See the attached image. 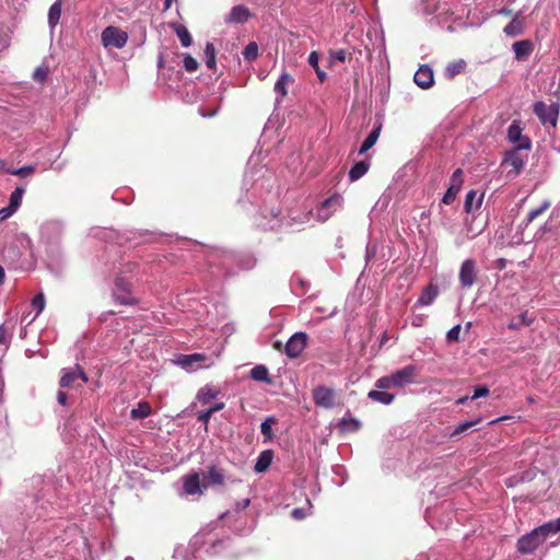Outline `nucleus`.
<instances>
[{"label": "nucleus", "instance_id": "nucleus-11", "mask_svg": "<svg viewBox=\"0 0 560 560\" xmlns=\"http://www.w3.org/2000/svg\"><path fill=\"white\" fill-rule=\"evenodd\" d=\"M413 81L423 90L431 88L434 82L432 69L427 65L420 66L415 73Z\"/></svg>", "mask_w": 560, "mask_h": 560}, {"label": "nucleus", "instance_id": "nucleus-23", "mask_svg": "<svg viewBox=\"0 0 560 560\" xmlns=\"http://www.w3.org/2000/svg\"><path fill=\"white\" fill-rule=\"evenodd\" d=\"M477 192L475 190H469L465 198L464 208L467 213L472 212L475 209H479L482 203L483 195H480L478 199H476Z\"/></svg>", "mask_w": 560, "mask_h": 560}, {"label": "nucleus", "instance_id": "nucleus-26", "mask_svg": "<svg viewBox=\"0 0 560 560\" xmlns=\"http://www.w3.org/2000/svg\"><path fill=\"white\" fill-rule=\"evenodd\" d=\"M381 128H382V126L378 125L365 138V140L363 141V143L361 144V148L359 150L360 154L365 153L368 150H370L376 143V141L380 137V133H381Z\"/></svg>", "mask_w": 560, "mask_h": 560}, {"label": "nucleus", "instance_id": "nucleus-16", "mask_svg": "<svg viewBox=\"0 0 560 560\" xmlns=\"http://www.w3.org/2000/svg\"><path fill=\"white\" fill-rule=\"evenodd\" d=\"M170 27L177 35L183 47H189L192 44V37L185 25L179 23H171Z\"/></svg>", "mask_w": 560, "mask_h": 560}, {"label": "nucleus", "instance_id": "nucleus-48", "mask_svg": "<svg viewBox=\"0 0 560 560\" xmlns=\"http://www.w3.org/2000/svg\"><path fill=\"white\" fill-rule=\"evenodd\" d=\"M548 534V536L550 534H556L558 532H560V517L552 521V522H548L546 524L542 525Z\"/></svg>", "mask_w": 560, "mask_h": 560}, {"label": "nucleus", "instance_id": "nucleus-39", "mask_svg": "<svg viewBox=\"0 0 560 560\" xmlns=\"http://www.w3.org/2000/svg\"><path fill=\"white\" fill-rule=\"evenodd\" d=\"M205 360V355L199 353H194L189 355H183L179 360L180 364L184 366H191L194 362H200Z\"/></svg>", "mask_w": 560, "mask_h": 560}, {"label": "nucleus", "instance_id": "nucleus-5", "mask_svg": "<svg viewBox=\"0 0 560 560\" xmlns=\"http://www.w3.org/2000/svg\"><path fill=\"white\" fill-rule=\"evenodd\" d=\"M521 122L514 120L508 129V138L510 142L515 144L516 150H529L532 141L528 137L522 135Z\"/></svg>", "mask_w": 560, "mask_h": 560}, {"label": "nucleus", "instance_id": "nucleus-7", "mask_svg": "<svg viewBox=\"0 0 560 560\" xmlns=\"http://www.w3.org/2000/svg\"><path fill=\"white\" fill-rule=\"evenodd\" d=\"M458 279L463 288H470L475 284L477 280V266L474 259H466L463 261Z\"/></svg>", "mask_w": 560, "mask_h": 560}, {"label": "nucleus", "instance_id": "nucleus-40", "mask_svg": "<svg viewBox=\"0 0 560 560\" xmlns=\"http://www.w3.org/2000/svg\"><path fill=\"white\" fill-rule=\"evenodd\" d=\"M35 172V167L32 165H25L18 170H7V173L20 176V177H27L31 174Z\"/></svg>", "mask_w": 560, "mask_h": 560}, {"label": "nucleus", "instance_id": "nucleus-22", "mask_svg": "<svg viewBox=\"0 0 560 560\" xmlns=\"http://www.w3.org/2000/svg\"><path fill=\"white\" fill-rule=\"evenodd\" d=\"M370 168V163L368 161L357 162L351 170L349 171V179L350 182H355L363 177Z\"/></svg>", "mask_w": 560, "mask_h": 560}, {"label": "nucleus", "instance_id": "nucleus-31", "mask_svg": "<svg viewBox=\"0 0 560 560\" xmlns=\"http://www.w3.org/2000/svg\"><path fill=\"white\" fill-rule=\"evenodd\" d=\"M308 63L315 70L316 75L320 82H324L327 78L326 72L322 70L318 66L319 63V55L317 51H312L308 56Z\"/></svg>", "mask_w": 560, "mask_h": 560}, {"label": "nucleus", "instance_id": "nucleus-41", "mask_svg": "<svg viewBox=\"0 0 560 560\" xmlns=\"http://www.w3.org/2000/svg\"><path fill=\"white\" fill-rule=\"evenodd\" d=\"M48 73L49 70L47 66L37 67L33 73V79L36 82H44L48 78Z\"/></svg>", "mask_w": 560, "mask_h": 560}, {"label": "nucleus", "instance_id": "nucleus-38", "mask_svg": "<svg viewBox=\"0 0 560 560\" xmlns=\"http://www.w3.org/2000/svg\"><path fill=\"white\" fill-rule=\"evenodd\" d=\"M550 207L549 201H544L538 208L533 209L527 214V223L533 222L536 220L539 215H541L548 208Z\"/></svg>", "mask_w": 560, "mask_h": 560}, {"label": "nucleus", "instance_id": "nucleus-27", "mask_svg": "<svg viewBox=\"0 0 560 560\" xmlns=\"http://www.w3.org/2000/svg\"><path fill=\"white\" fill-rule=\"evenodd\" d=\"M152 408L148 401H140L136 408L130 411L132 419H143L151 415Z\"/></svg>", "mask_w": 560, "mask_h": 560}, {"label": "nucleus", "instance_id": "nucleus-52", "mask_svg": "<svg viewBox=\"0 0 560 560\" xmlns=\"http://www.w3.org/2000/svg\"><path fill=\"white\" fill-rule=\"evenodd\" d=\"M15 212V210L11 207V206H8L3 209L0 210V220H5L8 219L9 217H11L13 213Z\"/></svg>", "mask_w": 560, "mask_h": 560}, {"label": "nucleus", "instance_id": "nucleus-54", "mask_svg": "<svg viewBox=\"0 0 560 560\" xmlns=\"http://www.w3.org/2000/svg\"><path fill=\"white\" fill-rule=\"evenodd\" d=\"M8 342V331L3 325H0V345H7Z\"/></svg>", "mask_w": 560, "mask_h": 560}, {"label": "nucleus", "instance_id": "nucleus-32", "mask_svg": "<svg viewBox=\"0 0 560 560\" xmlns=\"http://www.w3.org/2000/svg\"><path fill=\"white\" fill-rule=\"evenodd\" d=\"M206 66L209 69H215V48L212 43H207L205 47Z\"/></svg>", "mask_w": 560, "mask_h": 560}, {"label": "nucleus", "instance_id": "nucleus-45", "mask_svg": "<svg viewBox=\"0 0 560 560\" xmlns=\"http://www.w3.org/2000/svg\"><path fill=\"white\" fill-rule=\"evenodd\" d=\"M184 68L186 69V71L188 72H194L198 69L199 67V63L198 61L190 55H187L185 56L184 58Z\"/></svg>", "mask_w": 560, "mask_h": 560}, {"label": "nucleus", "instance_id": "nucleus-59", "mask_svg": "<svg viewBox=\"0 0 560 560\" xmlns=\"http://www.w3.org/2000/svg\"><path fill=\"white\" fill-rule=\"evenodd\" d=\"M174 2H177V0H164V9L168 10Z\"/></svg>", "mask_w": 560, "mask_h": 560}, {"label": "nucleus", "instance_id": "nucleus-24", "mask_svg": "<svg viewBox=\"0 0 560 560\" xmlns=\"http://www.w3.org/2000/svg\"><path fill=\"white\" fill-rule=\"evenodd\" d=\"M534 322V317L528 312H523L516 318L512 319L508 327L512 330H518L523 327L530 326Z\"/></svg>", "mask_w": 560, "mask_h": 560}, {"label": "nucleus", "instance_id": "nucleus-13", "mask_svg": "<svg viewBox=\"0 0 560 560\" xmlns=\"http://www.w3.org/2000/svg\"><path fill=\"white\" fill-rule=\"evenodd\" d=\"M81 380L82 383L88 382L86 374L81 370L79 365H77L75 370H69L63 373V375L60 378V386L61 387H73L77 380Z\"/></svg>", "mask_w": 560, "mask_h": 560}, {"label": "nucleus", "instance_id": "nucleus-10", "mask_svg": "<svg viewBox=\"0 0 560 560\" xmlns=\"http://www.w3.org/2000/svg\"><path fill=\"white\" fill-rule=\"evenodd\" d=\"M417 375L418 369L416 365L412 364L404 366L402 369L393 373V376L398 388H401L405 385L413 383Z\"/></svg>", "mask_w": 560, "mask_h": 560}, {"label": "nucleus", "instance_id": "nucleus-2", "mask_svg": "<svg viewBox=\"0 0 560 560\" xmlns=\"http://www.w3.org/2000/svg\"><path fill=\"white\" fill-rule=\"evenodd\" d=\"M548 537L545 527L541 525L529 534L523 535L517 540V550L523 555H529L534 552Z\"/></svg>", "mask_w": 560, "mask_h": 560}, {"label": "nucleus", "instance_id": "nucleus-20", "mask_svg": "<svg viewBox=\"0 0 560 560\" xmlns=\"http://www.w3.org/2000/svg\"><path fill=\"white\" fill-rule=\"evenodd\" d=\"M220 394V390L217 389L214 386L206 385L205 387L200 388L197 394V399L202 405L209 404L212 399H214Z\"/></svg>", "mask_w": 560, "mask_h": 560}, {"label": "nucleus", "instance_id": "nucleus-1", "mask_svg": "<svg viewBox=\"0 0 560 560\" xmlns=\"http://www.w3.org/2000/svg\"><path fill=\"white\" fill-rule=\"evenodd\" d=\"M230 479L224 468L217 464H211L207 467V471H191L182 477L183 490L187 495L203 494L209 487H224Z\"/></svg>", "mask_w": 560, "mask_h": 560}, {"label": "nucleus", "instance_id": "nucleus-42", "mask_svg": "<svg viewBox=\"0 0 560 560\" xmlns=\"http://www.w3.org/2000/svg\"><path fill=\"white\" fill-rule=\"evenodd\" d=\"M480 421H481V419L479 418V419H476L474 421H467V422L460 423L459 425L456 427V429L452 433V436H455V435H458V434H462V433L466 432L468 429H470L474 425L478 424Z\"/></svg>", "mask_w": 560, "mask_h": 560}, {"label": "nucleus", "instance_id": "nucleus-49", "mask_svg": "<svg viewBox=\"0 0 560 560\" xmlns=\"http://www.w3.org/2000/svg\"><path fill=\"white\" fill-rule=\"evenodd\" d=\"M330 57L334 61L345 62L348 58V52L345 49L330 50Z\"/></svg>", "mask_w": 560, "mask_h": 560}, {"label": "nucleus", "instance_id": "nucleus-12", "mask_svg": "<svg viewBox=\"0 0 560 560\" xmlns=\"http://www.w3.org/2000/svg\"><path fill=\"white\" fill-rule=\"evenodd\" d=\"M252 18V12L244 5H235L231 9L229 15L225 18L228 24L245 23Z\"/></svg>", "mask_w": 560, "mask_h": 560}, {"label": "nucleus", "instance_id": "nucleus-56", "mask_svg": "<svg viewBox=\"0 0 560 560\" xmlns=\"http://www.w3.org/2000/svg\"><path fill=\"white\" fill-rule=\"evenodd\" d=\"M224 406H225V405H224V402H218V404H215L214 406H212L211 408H209V411H210L211 413H214V412H217V411L222 410V409L224 408Z\"/></svg>", "mask_w": 560, "mask_h": 560}, {"label": "nucleus", "instance_id": "nucleus-44", "mask_svg": "<svg viewBox=\"0 0 560 560\" xmlns=\"http://www.w3.org/2000/svg\"><path fill=\"white\" fill-rule=\"evenodd\" d=\"M32 305L34 308H36V316L43 312L45 307V296L42 292L33 298Z\"/></svg>", "mask_w": 560, "mask_h": 560}, {"label": "nucleus", "instance_id": "nucleus-25", "mask_svg": "<svg viewBox=\"0 0 560 560\" xmlns=\"http://www.w3.org/2000/svg\"><path fill=\"white\" fill-rule=\"evenodd\" d=\"M368 397L370 399H372L373 401H377V402H381L383 405L392 404L394 398H395V396L393 394H389V393L385 392L384 389H382V390H376V389L370 390L369 394H368Z\"/></svg>", "mask_w": 560, "mask_h": 560}, {"label": "nucleus", "instance_id": "nucleus-60", "mask_svg": "<svg viewBox=\"0 0 560 560\" xmlns=\"http://www.w3.org/2000/svg\"><path fill=\"white\" fill-rule=\"evenodd\" d=\"M468 399H470V397H468V396H464V397L458 398L456 402H457L458 405H463V404H465Z\"/></svg>", "mask_w": 560, "mask_h": 560}, {"label": "nucleus", "instance_id": "nucleus-8", "mask_svg": "<svg viewBox=\"0 0 560 560\" xmlns=\"http://www.w3.org/2000/svg\"><path fill=\"white\" fill-rule=\"evenodd\" d=\"M534 113L539 118L542 125L550 124L556 127L558 119V109L552 106H548L544 102H536L534 104Z\"/></svg>", "mask_w": 560, "mask_h": 560}, {"label": "nucleus", "instance_id": "nucleus-15", "mask_svg": "<svg viewBox=\"0 0 560 560\" xmlns=\"http://www.w3.org/2000/svg\"><path fill=\"white\" fill-rule=\"evenodd\" d=\"M520 150H512L506 153V156L503 161L504 164H508L512 167L514 176H517L525 165V160L518 153Z\"/></svg>", "mask_w": 560, "mask_h": 560}, {"label": "nucleus", "instance_id": "nucleus-53", "mask_svg": "<svg viewBox=\"0 0 560 560\" xmlns=\"http://www.w3.org/2000/svg\"><path fill=\"white\" fill-rule=\"evenodd\" d=\"M332 200H337L338 202H340L342 200V198L339 195H334V196L327 198L326 200H324L322 203V207L323 208L331 207Z\"/></svg>", "mask_w": 560, "mask_h": 560}, {"label": "nucleus", "instance_id": "nucleus-33", "mask_svg": "<svg viewBox=\"0 0 560 560\" xmlns=\"http://www.w3.org/2000/svg\"><path fill=\"white\" fill-rule=\"evenodd\" d=\"M276 419L273 417H268L260 424V432L265 436V441H270L273 438L272 424L276 423Z\"/></svg>", "mask_w": 560, "mask_h": 560}, {"label": "nucleus", "instance_id": "nucleus-57", "mask_svg": "<svg viewBox=\"0 0 560 560\" xmlns=\"http://www.w3.org/2000/svg\"><path fill=\"white\" fill-rule=\"evenodd\" d=\"M498 14L504 15V16H511L513 14V10L509 8H502L498 11Z\"/></svg>", "mask_w": 560, "mask_h": 560}, {"label": "nucleus", "instance_id": "nucleus-46", "mask_svg": "<svg viewBox=\"0 0 560 560\" xmlns=\"http://www.w3.org/2000/svg\"><path fill=\"white\" fill-rule=\"evenodd\" d=\"M458 191H459L458 189L453 188V187L450 186L447 188V190L445 191L443 198H442V202L445 203V205L453 203V201L455 200Z\"/></svg>", "mask_w": 560, "mask_h": 560}, {"label": "nucleus", "instance_id": "nucleus-14", "mask_svg": "<svg viewBox=\"0 0 560 560\" xmlns=\"http://www.w3.org/2000/svg\"><path fill=\"white\" fill-rule=\"evenodd\" d=\"M515 59L518 61H525L534 51V43L530 39H523L515 42L512 46Z\"/></svg>", "mask_w": 560, "mask_h": 560}, {"label": "nucleus", "instance_id": "nucleus-35", "mask_svg": "<svg viewBox=\"0 0 560 560\" xmlns=\"http://www.w3.org/2000/svg\"><path fill=\"white\" fill-rule=\"evenodd\" d=\"M375 387L378 389L385 390V389H389L393 387H397V385H396L393 374H390V375L383 376V377L378 378L375 383Z\"/></svg>", "mask_w": 560, "mask_h": 560}, {"label": "nucleus", "instance_id": "nucleus-9", "mask_svg": "<svg viewBox=\"0 0 560 560\" xmlns=\"http://www.w3.org/2000/svg\"><path fill=\"white\" fill-rule=\"evenodd\" d=\"M313 400L316 406L329 409L335 405V390L326 386H317L313 389Z\"/></svg>", "mask_w": 560, "mask_h": 560}, {"label": "nucleus", "instance_id": "nucleus-50", "mask_svg": "<svg viewBox=\"0 0 560 560\" xmlns=\"http://www.w3.org/2000/svg\"><path fill=\"white\" fill-rule=\"evenodd\" d=\"M490 393L489 387L486 385H479L476 386L474 389V395L470 397V399H477L480 397H486Z\"/></svg>", "mask_w": 560, "mask_h": 560}, {"label": "nucleus", "instance_id": "nucleus-47", "mask_svg": "<svg viewBox=\"0 0 560 560\" xmlns=\"http://www.w3.org/2000/svg\"><path fill=\"white\" fill-rule=\"evenodd\" d=\"M460 330H462V327L460 325H455L454 327H452L447 334H446V339L448 342H456L459 340V335H460Z\"/></svg>", "mask_w": 560, "mask_h": 560}, {"label": "nucleus", "instance_id": "nucleus-64", "mask_svg": "<svg viewBox=\"0 0 560 560\" xmlns=\"http://www.w3.org/2000/svg\"><path fill=\"white\" fill-rule=\"evenodd\" d=\"M332 205L340 206V205H341V201H340V202H338L337 200H332Z\"/></svg>", "mask_w": 560, "mask_h": 560}, {"label": "nucleus", "instance_id": "nucleus-6", "mask_svg": "<svg viewBox=\"0 0 560 560\" xmlns=\"http://www.w3.org/2000/svg\"><path fill=\"white\" fill-rule=\"evenodd\" d=\"M307 335L305 332H295L284 346L285 354L291 358H298L306 348L307 345Z\"/></svg>", "mask_w": 560, "mask_h": 560}, {"label": "nucleus", "instance_id": "nucleus-37", "mask_svg": "<svg viewBox=\"0 0 560 560\" xmlns=\"http://www.w3.org/2000/svg\"><path fill=\"white\" fill-rule=\"evenodd\" d=\"M245 60L253 61L258 57V45L255 42H250L243 50Z\"/></svg>", "mask_w": 560, "mask_h": 560}, {"label": "nucleus", "instance_id": "nucleus-55", "mask_svg": "<svg viewBox=\"0 0 560 560\" xmlns=\"http://www.w3.org/2000/svg\"><path fill=\"white\" fill-rule=\"evenodd\" d=\"M67 399H68V396H67V394L65 392H58L57 400H58V402L61 406H66L67 405Z\"/></svg>", "mask_w": 560, "mask_h": 560}, {"label": "nucleus", "instance_id": "nucleus-63", "mask_svg": "<svg viewBox=\"0 0 560 560\" xmlns=\"http://www.w3.org/2000/svg\"><path fill=\"white\" fill-rule=\"evenodd\" d=\"M273 348L277 349V350H281V342L280 341H276L273 343Z\"/></svg>", "mask_w": 560, "mask_h": 560}, {"label": "nucleus", "instance_id": "nucleus-29", "mask_svg": "<svg viewBox=\"0 0 560 560\" xmlns=\"http://www.w3.org/2000/svg\"><path fill=\"white\" fill-rule=\"evenodd\" d=\"M293 78L288 72H283L275 84V91L281 94V96H285L288 94L287 85L293 83Z\"/></svg>", "mask_w": 560, "mask_h": 560}, {"label": "nucleus", "instance_id": "nucleus-3", "mask_svg": "<svg viewBox=\"0 0 560 560\" xmlns=\"http://www.w3.org/2000/svg\"><path fill=\"white\" fill-rule=\"evenodd\" d=\"M113 296L116 302L122 305H136L138 300L132 296V284L122 277L115 279Z\"/></svg>", "mask_w": 560, "mask_h": 560}, {"label": "nucleus", "instance_id": "nucleus-43", "mask_svg": "<svg viewBox=\"0 0 560 560\" xmlns=\"http://www.w3.org/2000/svg\"><path fill=\"white\" fill-rule=\"evenodd\" d=\"M463 182H464V179H463V171L460 168H457L453 173V175L451 177V185L450 186L460 190Z\"/></svg>", "mask_w": 560, "mask_h": 560}, {"label": "nucleus", "instance_id": "nucleus-19", "mask_svg": "<svg viewBox=\"0 0 560 560\" xmlns=\"http://www.w3.org/2000/svg\"><path fill=\"white\" fill-rule=\"evenodd\" d=\"M438 294H439V288L436 285L430 283L422 291L417 303L420 305H430L436 299Z\"/></svg>", "mask_w": 560, "mask_h": 560}, {"label": "nucleus", "instance_id": "nucleus-17", "mask_svg": "<svg viewBox=\"0 0 560 560\" xmlns=\"http://www.w3.org/2000/svg\"><path fill=\"white\" fill-rule=\"evenodd\" d=\"M503 32L509 37L522 35L525 32L523 20H520L518 16L515 15L512 21L503 28Z\"/></svg>", "mask_w": 560, "mask_h": 560}, {"label": "nucleus", "instance_id": "nucleus-21", "mask_svg": "<svg viewBox=\"0 0 560 560\" xmlns=\"http://www.w3.org/2000/svg\"><path fill=\"white\" fill-rule=\"evenodd\" d=\"M467 67L464 59H458L450 62L445 68V75L448 79H454L456 75L463 73Z\"/></svg>", "mask_w": 560, "mask_h": 560}, {"label": "nucleus", "instance_id": "nucleus-34", "mask_svg": "<svg viewBox=\"0 0 560 560\" xmlns=\"http://www.w3.org/2000/svg\"><path fill=\"white\" fill-rule=\"evenodd\" d=\"M360 427H361V423L354 418H349V419L343 418L339 422V428L343 432H355L360 429Z\"/></svg>", "mask_w": 560, "mask_h": 560}, {"label": "nucleus", "instance_id": "nucleus-36", "mask_svg": "<svg viewBox=\"0 0 560 560\" xmlns=\"http://www.w3.org/2000/svg\"><path fill=\"white\" fill-rule=\"evenodd\" d=\"M23 194L24 189L22 187H16L10 195L9 206H11L15 211L21 205Z\"/></svg>", "mask_w": 560, "mask_h": 560}, {"label": "nucleus", "instance_id": "nucleus-62", "mask_svg": "<svg viewBox=\"0 0 560 560\" xmlns=\"http://www.w3.org/2000/svg\"><path fill=\"white\" fill-rule=\"evenodd\" d=\"M7 170H8V168H5V162H4V161H2V160H0V171H3V172H5V173H7Z\"/></svg>", "mask_w": 560, "mask_h": 560}, {"label": "nucleus", "instance_id": "nucleus-30", "mask_svg": "<svg viewBox=\"0 0 560 560\" xmlns=\"http://www.w3.org/2000/svg\"><path fill=\"white\" fill-rule=\"evenodd\" d=\"M61 5H62V2L61 0H57L55 3L51 4V7L49 8V12H48V23L51 27H55L59 20H60V15H61Z\"/></svg>", "mask_w": 560, "mask_h": 560}, {"label": "nucleus", "instance_id": "nucleus-51", "mask_svg": "<svg viewBox=\"0 0 560 560\" xmlns=\"http://www.w3.org/2000/svg\"><path fill=\"white\" fill-rule=\"evenodd\" d=\"M212 415H213V413H211V412L209 411V409H208V410H205V411H200V412H198V415H197V420H198L199 422H202L203 424H206V425H207V424L209 423L210 418L212 417Z\"/></svg>", "mask_w": 560, "mask_h": 560}, {"label": "nucleus", "instance_id": "nucleus-61", "mask_svg": "<svg viewBox=\"0 0 560 560\" xmlns=\"http://www.w3.org/2000/svg\"><path fill=\"white\" fill-rule=\"evenodd\" d=\"M4 282V269L0 266V285Z\"/></svg>", "mask_w": 560, "mask_h": 560}, {"label": "nucleus", "instance_id": "nucleus-4", "mask_svg": "<svg viewBox=\"0 0 560 560\" xmlns=\"http://www.w3.org/2000/svg\"><path fill=\"white\" fill-rule=\"evenodd\" d=\"M128 40V34L116 26H107L102 32L104 47L122 48Z\"/></svg>", "mask_w": 560, "mask_h": 560}, {"label": "nucleus", "instance_id": "nucleus-18", "mask_svg": "<svg viewBox=\"0 0 560 560\" xmlns=\"http://www.w3.org/2000/svg\"><path fill=\"white\" fill-rule=\"evenodd\" d=\"M272 459H273V452L271 450L262 451L256 460V464L254 467L255 471L256 472L266 471L269 468V466L271 465Z\"/></svg>", "mask_w": 560, "mask_h": 560}, {"label": "nucleus", "instance_id": "nucleus-28", "mask_svg": "<svg viewBox=\"0 0 560 560\" xmlns=\"http://www.w3.org/2000/svg\"><path fill=\"white\" fill-rule=\"evenodd\" d=\"M250 377L258 382H265L271 384L272 381L269 377L268 369L265 365H256L250 370Z\"/></svg>", "mask_w": 560, "mask_h": 560}, {"label": "nucleus", "instance_id": "nucleus-58", "mask_svg": "<svg viewBox=\"0 0 560 560\" xmlns=\"http://www.w3.org/2000/svg\"><path fill=\"white\" fill-rule=\"evenodd\" d=\"M292 516H293L294 518H296V520H301V518H303L304 513H303V511H302L301 509H294V510L292 511Z\"/></svg>", "mask_w": 560, "mask_h": 560}]
</instances>
